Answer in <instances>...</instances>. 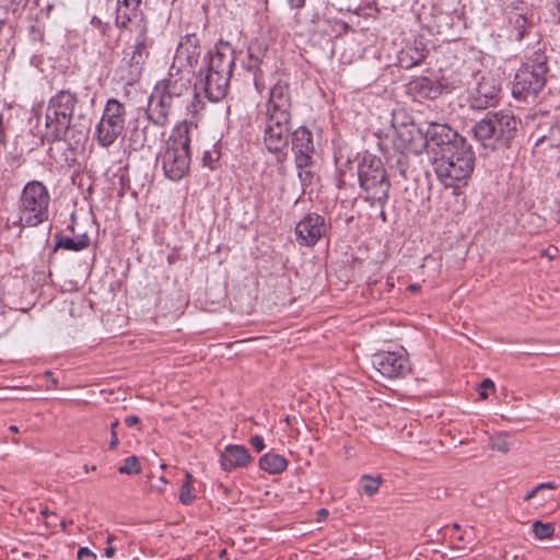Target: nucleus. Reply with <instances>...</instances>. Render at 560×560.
<instances>
[{
	"label": "nucleus",
	"mask_w": 560,
	"mask_h": 560,
	"mask_svg": "<svg viewBox=\"0 0 560 560\" xmlns=\"http://www.w3.org/2000/svg\"><path fill=\"white\" fill-rule=\"evenodd\" d=\"M501 86L497 79L482 77L477 85L469 92V107L475 110H483L499 103Z\"/></svg>",
	"instance_id": "obj_15"
},
{
	"label": "nucleus",
	"mask_w": 560,
	"mask_h": 560,
	"mask_svg": "<svg viewBox=\"0 0 560 560\" xmlns=\"http://www.w3.org/2000/svg\"><path fill=\"white\" fill-rule=\"evenodd\" d=\"M326 231L325 219L314 212L307 213L295 226L296 238L302 246H314Z\"/></svg>",
	"instance_id": "obj_18"
},
{
	"label": "nucleus",
	"mask_w": 560,
	"mask_h": 560,
	"mask_svg": "<svg viewBox=\"0 0 560 560\" xmlns=\"http://www.w3.org/2000/svg\"><path fill=\"white\" fill-rule=\"evenodd\" d=\"M50 195L39 180L28 182L18 201L19 222L22 226L35 228L49 218Z\"/></svg>",
	"instance_id": "obj_5"
},
{
	"label": "nucleus",
	"mask_w": 560,
	"mask_h": 560,
	"mask_svg": "<svg viewBox=\"0 0 560 560\" xmlns=\"http://www.w3.org/2000/svg\"><path fill=\"white\" fill-rule=\"evenodd\" d=\"M489 446L491 450L506 453L510 451L509 436L505 433H500L494 438H491Z\"/></svg>",
	"instance_id": "obj_33"
},
{
	"label": "nucleus",
	"mask_w": 560,
	"mask_h": 560,
	"mask_svg": "<svg viewBox=\"0 0 560 560\" xmlns=\"http://www.w3.org/2000/svg\"><path fill=\"white\" fill-rule=\"evenodd\" d=\"M149 130H150V126H144L143 129H142V138L139 139V136H137L136 139H132L133 142L140 144L141 147L148 144L149 147L151 145V142H153L155 140V136L151 137L150 133H149Z\"/></svg>",
	"instance_id": "obj_37"
},
{
	"label": "nucleus",
	"mask_w": 560,
	"mask_h": 560,
	"mask_svg": "<svg viewBox=\"0 0 560 560\" xmlns=\"http://www.w3.org/2000/svg\"><path fill=\"white\" fill-rule=\"evenodd\" d=\"M268 115L278 116L280 119H284V116L291 117V98L288 83L278 81L271 88L268 101Z\"/></svg>",
	"instance_id": "obj_20"
},
{
	"label": "nucleus",
	"mask_w": 560,
	"mask_h": 560,
	"mask_svg": "<svg viewBox=\"0 0 560 560\" xmlns=\"http://www.w3.org/2000/svg\"><path fill=\"white\" fill-rule=\"evenodd\" d=\"M83 117H84V115L82 113H79L77 116L78 119H82Z\"/></svg>",
	"instance_id": "obj_62"
},
{
	"label": "nucleus",
	"mask_w": 560,
	"mask_h": 560,
	"mask_svg": "<svg viewBox=\"0 0 560 560\" xmlns=\"http://www.w3.org/2000/svg\"><path fill=\"white\" fill-rule=\"evenodd\" d=\"M555 528L550 523H542L540 521H536L533 524V533L539 539L549 538L553 535Z\"/></svg>",
	"instance_id": "obj_34"
},
{
	"label": "nucleus",
	"mask_w": 560,
	"mask_h": 560,
	"mask_svg": "<svg viewBox=\"0 0 560 560\" xmlns=\"http://www.w3.org/2000/svg\"><path fill=\"white\" fill-rule=\"evenodd\" d=\"M91 24L97 28L101 27V25H103V22L101 19L96 18V16H93L92 20H91Z\"/></svg>",
	"instance_id": "obj_49"
},
{
	"label": "nucleus",
	"mask_w": 560,
	"mask_h": 560,
	"mask_svg": "<svg viewBox=\"0 0 560 560\" xmlns=\"http://www.w3.org/2000/svg\"><path fill=\"white\" fill-rule=\"evenodd\" d=\"M292 151L296 168L310 167L313 164L315 154V144L313 133L304 126L299 127L292 132Z\"/></svg>",
	"instance_id": "obj_16"
},
{
	"label": "nucleus",
	"mask_w": 560,
	"mask_h": 560,
	"mask_svg": "<svg viewBox=\"0 0 560 560\" xmlns=\"http://www.w3.org/2000/svg\"><path fill=\"white\" fill-rule=\"evenodd\" d=\"M397 114H398V117L401 115V117H404V120H405V121H408V120H407V117H405V114H402V113H397Z\"/></svg>",
	"instance_id": "obj_61"
},
{
	"label": "nucleus",
	"mask_w": 560,
	"mask_h": 560,
	"mask_svg": "<svg viewBox=\"0 0 560 560\" xmlns=\"http://www.w3.org/2000/svg\"><path fill=\"white\" fill-rule=\"evenodd\" d=\"M434 152V172L445 187L466 186L475 167V154L465 138L448 125L431 122L427 140Z\"/></svg>",
	"instance_id": "obj_1"
},
{
	"label": "nucleus",
	"mask_w": 560,
	"mask_h": 560,
	"mask_svg": "<svg viewBox=\"0 0 560 560\" xmlns=\"http://www.w3.org/2000/svg\"><path fill=\"white\" fill-rule=\"evenodd\" d=\"M544 489V485H537L535 488H533L530 491H528L525 495V500H530L532 498H534L536 495V493Z\"/></svg>",
	"instance_id": "obj_45"
},
{
	"label": "nucleus",
	"mask_w": 560,
	"mask_h": 560,
	"mask_svg": "<svg viewBox=\"0 0 560 560\" xmlns=\"http://www.w3.org/2000/svg\"><path fill=\"white\" fill-rule=\"evenodd\" d=\"M161 95L174 105H184L185 98L188 96L194 97V88L190 85V80L183 77H173L165 81L163 92Z\"/></svg>",
	"instance_id": "obj_21"
},
{
	"label": "nucleus",
	"mask_w": 560,
	"mask_h": 560,
	"mask_svg": "<svg viewBox=\"0 0 560 560\" xmlns=\"http://www.w3.org/2000/svg\"><path fill=\"white\" fill-rule=\"evenodd\" d=\"M115 540V536L114 535H108L106 537V542L108 544V546H110V544Z\"/></svg>",
	"instance_id": "obj_55"
},
{
	"label": "nucleus",
	"mask_w": 560,
	"mask_h": 560,
	"mask_svg": "<svg viewBox=\"0 0 560 560\" xmlns=\"http://www.w3.org/2000/svg\"><path fill=\"white\" fill-rule=\"evenodd\" d=\"M220 153L217 150H206L202 154V165L210 170L217 168Z\"/></svg>",
	"instance_id": "obj_35"
},
{
	"label": "nucleus",
	"mask_w": 560,
	"mask_h": 560,
	"mask_svg": "<svg viewBox=\"0 0 560 560\" xmlns=\"http://www.w3.org/2000/svg\"><path fill=\"white\" fill-rule=\"evenodd\" d=\"M259 467L268 474L276 475L287 469L288 460L282 455L267 453L259 458Z\"/></svg>",
	"instance_id": "obj_28"
},
{
	"label": "nucleus",
	"mask_w": 560,
	"mask_h": 560,
	"mask_svg": "<svg viewBox=\"0 0 560 560\" xmlns=\"http://www.w3.org/2000/svg\"><path fill=\"white\" fill-rule=\"evenodd\" d=\"M373 368L384 377L400 378L411 372L408 355L404 349L398 351H382L372 355Z\"/></svg>",
	"instance_id": "obj_13"
},
{
	"label": "nucleus",
	"mask_w": 560,
	"mask_h": 560,
	"mask_svg": "<svg viewBox=\"0 0 560 560\" xmlns=\"http://www.w3.org/2000/svg\"><path fill=\"white\" fill-rule=\"evenodd\" d=\"M120 474L135 475L141 471V466L137 456L132 455L124 460V464L118 468Z\"/></svg>",
	"instance_id": "obj_31"
},
{
	"label": "nucleus",
	"mask_w": 560,
	"mask_h": 560,
	"mask_svg": "<svg viewBox=\"0 0 560 560\" xmlns=\"http://www.w3.org/2000/svg\"><path fill=\"white\" fill-rule=\"evenodd\" d=\"M231 75L223 73L201 72L194 84V101L186 107L191 112H197L198 106L195 102L200 103L201 94L210 102H219L226 95Z\"/></svg>",
	"instance_id": "obj_10"
},
{
	"label": "nucleus",
	"mask_w": 560,
	"mask_h": 560,
	"mask_svg": "<svg viewBox=\"0 0 560 560\" xmlns=\"http://www.w3.org/2000/svg\"><path fill=\"white\" fill-rule=\"evenodd\" d=\"M71 523H72V521L62 520V521L60 522L61 529H62L63 532H66V530H67L68 525H69V524H71Z\"/></svg>",
	"instance_id": "obj_52"
},
{
	"label": "nucleus",
	"mask_w": 560,
	"mask_h": 560,
	"mask_svg": "<svg viewBox=\"0 0 560 560\" xmlns=\"http://www.w3.org/2000/svg\"><path fill=\"white\" fill-rule=\"evenodd\" d=\"M191 490V485H182L179 489V501L183 504L189 505L194 502L195 495L192 494Z\"/></svg>",
	"instance_id": "obj_36"
},
{
	"label": "nucleus",
	"mask_w": 560,
	"mask_h": 560,
	"mask_svg": "<svg viewBox=\"0 0 560 560\" xmlns=\"http://www.w3.org/2000/svg\"><path fill=\"white\" fill-rule=\"evenodd\" d=\"M472 131L485 147H508L517 131V120L510 110L489 113L474 126Z\"/></svg>",
	"instance_id": "obj_6"
},
{
	"label": "nucleus",
	"mask_w": 560,
	"mask_h": 560,
	"mask_svg": "<svg viewBox=\"0 0 560 560\" xmlns=\"http://www.w3.org/2000/svg\"><path fill=\"white\" fill-rule=\"evenodd\" d=\"M548 68L546 57L536 54V58L524 63L514 77L512 94L520 101H526L529 96H536L546 84Z\"/></svg>",
	"instance_id": "obj_7"
},
{
	"label": "nucleus",
	"mask_w": 560,
	"mask_h": 560,
	"mask_svg": "<svg viewBox=\"0 0 560 560\" xmlns=\"http://www.w3.org/2000/svg\"><path fill=\"white\" fill-rule=\"evenodd\" d=\"M423 59V55H419L415 60H412L410 63H407L406 67H411L415 65H419L421 60Z\"/></svg>",
	"instance_id": "obj_50"
},
{
	"label": "nucleus",
	"mask_w": 560,
	"mask_h": 560,
	"mask_svg": "<svg viewBox=\"0 0 560 560\" xmlns=\"http://www.w3.org/2000/svg\"><path fill=\"white\" fill-rule=\"evenodd\" d=\"M410 289H411V290H417V285H416V284H411V285H410Z\"/></svg>",
	"instance_id": "obj_63"
},
{
	"label": "nucleus",
	"mask_w": 560,
	"mask_h": 560,
	"mask_svg": "<svg viewBox=\"0 0 560 560\" xmlns=\"http://www.w3.org/2000/svg\"><path fill=\"white\" fill-rule=\"evenodd\" d=\"M9 430H10L11 432H13V433L19 432V428H18L16 425H10V427H9Z\"/></svg>",
	"instance_id": "obj_57"
},
{
	"label": "nucleus",
	"mask_w": 560,
	"mask_h": 560,
	"mask_svg": "<svg viewBox=\"0 0 560 560\" xmlns=\"http://www.w3.org/2000/svg\"><path fill=\"white\" fill-rule=\"evenodd\" d=\"M201 54L200 39L194 33L185 35L177 45L172 68L178 65V71H194Z\"/></svg>",
	"instance_id": "obj_17"
},
{
	"label": "nucleus",
	"mask_w": 560,
	"mask_h": 560,
	"mask_svg": "<svg viewBox=\"0 0 560 560\" xmlns=\"http://www.w3.org/2000/svg\"><path fill=\"white\" fill-rule=\"evenodd\" d=\"M390 168L394 172H398L399 176L402 177L404 179L409 178L410 174H409L408 158H407L406 152L398 153V155L396 158V162H395V164H393L390 166Z\"/></svg>",
	"instance_id": "obj_29"
},
{
	"label": "nucleus",
	"mask_w": 560,
	"mask_h": 560,
	"mask_svg": "<svg viewBox=\"0 0 560 560\" xmlns=\"http://www.w3.org/2000/svg\"><path fill=\"white\" fill-rule=\"evenodd\" d=\"M84 469L86 472H89L90 470H95L96 467L95 466H92V467H88L86 465L84 466Z\"/></svg>",
	"instance_id": "obj_59"
},
{
	"label": "nucleus",
	"mask_w": 560,
	"mask_h": 560,
	"mask_svg": "<svg viewBox=\"0 0 560 560\" xmlns=\"http://www.w3.org/2000/svg\"><path fill=\"white\" fill-rule=\"evenodd\" d=\"M494 383L490 378H485L479 386V396L481 399H486L488 397L487 389L493 388Z\"/></svg>",
	"instance_id": "obj_40"
},
{
	"label": "nucleus",
	"mask_w": 560,
	"mask_h": 560,
	"mask_svg": "<svg viewBox=\"0 0 560 560\" xmlns=\"http://www.w3.org/2000/svg\"><path fill=\"white\" fill-rule=\"evenodd\" d=\"M510 22L513 24L514 30L516 31V39L521 40L526 33L527 19L521 13H515L510 18Z\"/></svg>",
	"instance_id": "obj_32"
},
{
	"label": "nucleus",
	"mask_w": 560,
	"mask_h": 560,
	"mask_svg": "<svg viewBox=\"0 0 560 560\" xmlns=\"http://www.w3.org/2000/svg\"><path fill=\"white\" fill-rule=\"evenodd\" d=\"M362 481V490L369 494L373 495L378 491L380 485L382 483L383 479L381 476L371 477L369 475H363L361 478Z\"/></svg>",
	"instance_id": "obj_30"
},
{
	"label": "nucleus",
	"mask_w": 560,
	"mask_h": 560,
	"mask_svg": "<svg viewBox=\"0 0 560 560\" xmlns=\"http://www.w3.org/2000/svg\"><path fill=\"white\" fill-rule=\"evenodd\" d=\"M468 534H469V533H468L467 530H464V533H463V534H460V535L457 537V539H458L459 541H465V540H466V537L468 536Z\"/></svg>",
	"instance_id": "obj_53"
},
{
	"label": "nucleus",
	"mask_w": 560,
	"mask_h": 560,
	"mask_svg": "<svg viewBox=\"0 0 560 560\" xmlns=\"http://www.w3.org/2000/svg\"><path fill=\"white\" fill-rule=\"evenodd\" d=\"M420 18L430 32L441 35L453 36L463 26V19L459 12L456 10L447 11L439 5H432L430 11L428 13L424 12Z\"/></svg>",
	"instance_id": "obj_14"
},
{
	"label": "nucleus",
	"mask_w": 560,
	"mask_h": 560,
	"mask_svg": "<svg viewBox=\"0 0 560 560\" xmlns=\"http://www.w3.org/2000/svg\"><path fill=\"white\" fill-rule=\"evenodd\" d=\"M120 30L135 33L133 43L125 50L122 59L128 65L130 80H135L140 75L153 46V39L148 35L149 23L130 25Z\"/></svg>",
	"instance_id": "obj_9"
},
{
	"label": "nucleus",
	"mask_w": 560,
	"mask_h": 560,
	"mask_svg": "<svg viewBox=\"0 0 560 560\" xmlns=\"http://www.w3.org/2000/svg\"><path fill=\"white\" fill-rule=\"evenodd\" d=\"M139 421H140L139 417L135 416V415L127 416L125 419V423L128 427H133V425L138 424Z\"/></svg>",
	"instance_id": "obj_43"
},
{
	"label": "nucleus",
	"mask_w": 560,
	"mask_h": 560,
	"mask_svg": "<svg viewBox=\"0 0 560 560\" xmlns=\"http://www.w3.org/2000/svg\"><path fill=\"white\" fill-rule=\"evenodd\" d=\"M40 514H42L43 516H48V515H50V514H52V513H51L47 508H45V509H43V510L40 511Z\"/></svg>",
	"instance_id": "obj_54"
},
{
	"label": "nucleus",
	"mask_w": 560,
	"mask_h": 560,
	"mask_svg": "<svg viewBox=\"0 0 560 560\" xmlns=\"http://www.w3.org/2000/svg\"><path fill=\"white\" fill-rule=\"evenodd\" d=\"M196 131L197 125L187 120H183L173 127L164 150L158 155V161H160L163 173L168 179L177 182L189 173L191 163L190 142Z\"/></svg>",
	"instance_id": "obj_3"
},
{
	"label": "nucleus",
	"mask_w": 560,
	"mask_h": 560,
	"mask_svg": "<svg viewBox=\"0 0 560 560\" xmlns=\"http://www.w3.org/2000/svg\"><path fill=\"white\" fill-rule=\"evenodd\" d=\"M191 482H192V475L190 472H186L185 482L183 485H191Z\"/></svg>",
	"instance_id": "obj_51"
},
{
	"label": "nucleus",
	"mask_w": 560,
	"mask_h": 560,
	"mask_svg": "<svg viewBox=\"0 0 560 560\" xmlns=\"http://www.w3.org/2000/svg\"><path fill=\"white\" fill-rule=\"evenodd\" d=\"M291 9H301L305 5V0H287Z\"/></svg>",
	"instance_id": "obj_44"
},
{
	"label": "nucleus",
	"mask_w": 560,
	"mask_h": 560,
	"mask_svg": "<svg viewBox=\"0 0 560 560\" xmlns=\"http://www.w3.org/2000/svg\"><path fill=\"white\" fill-rule=\"evenodd\" d=\"M380 217L382 218L383 221H386V215H385L384 207L381 208Z\"/></svg>",
	"instance_id": "obj_56"
},
{
	"label": "nucleus",
	"mask_w": 560,
	"mask_h": 560,
	"mask_svg": "<svg viewBox=\"0 0 560 560\" xmlns=\"http://www.w3.org/2000/svg\"><path fill=\"white\" fill-rule=\"evenodd\" d=\"M126 120V105L117 98H108L95 127L97 144L102 148L110 147L122 135Z\"/></svg>",
	"instance_id": "obj_8"
},
{
	"label": "nucleus",
	"mask_w": 560,
	"mask_h": 560,
	"mask_svg": "<svg viewBox=\"0 0 560 560\" xmlns=\"http://www.w3.org/2000/svg\"><path fill=\"white\" fill-rule=\"evenodd\" d=\"M363 199L371 206L385 207L389 198L390 182L382 160L366 154L358 166Z\"/></svg>",
	"instance_id": "obj_4"
},
{
	"label": "nucleus",
	"mask_w": 560,
	"mask_h": 560,
	"mask_svg": "<svg viewBox=\"0 0 560 560\" xmlns=\"http://www.w3.org/2000/svg\"><path fill=\"white\" fill-rule=\"evenodd\" d=\"M328 510L327 509H320L317 511V521H323L328 516Z\"/></svg>",
	"instance_id": "obj_46"
},
{
	"label": "nucleus",
	"mask_w": 560,
	"mask_h": 560,
	"mask_svg": "<svg viewBox=\"0 0 560 560\" xmlns=\"http://www.w3.org/2000/svg\"><path fill=\"white\" fill-rule=\"evenodd\" d=\"M115 551H116V549H115L113 546H107V547L104 549V555H105V557H107V558H112V557L115 555Z\"/></svg>",
	"instance_id": "obj_47"
},
{
	"label": "nucleus",
	"mask_w": 560,
	"mask_h": 560,
	"mask_svg": "<svg viewBox=\"0 0 560 560\" xmlns=\"http://www.w3.org/2000/svg\"><path fill=\"white\" fill-rule=\"evenodd\" d=\"M173 106L175 105L165 100L161 94H152L147 108L149 122L159 128L165 127L168 124V116Z\"/></svg>",
	"instance_id": "obj_23"
},
{
	"label": "nucleus",
	"mask_w": 560,
	"mask_h": 560,
	"mask_svg": "<svg viewBox=\"0 0 560 560\" xmlns=\"http://www.w3.org/2000/svg\"><path fill=\"white\" fill-rule=\"evenodd\" d=\"M233 65V50L229 44H225L222 48H218L214 52L210 54L206 71L232 75Z\"/></svg>",
	"instance_id": "obj_25"
},
{
	"label": "nucleus",
	"mask_w": 560,
	"mask_h": 560,
	"mask_svg": "<svg viewBox=\"0 0 560 560\" xmlns=\"http://www.w3.org/2000/svg\"><path fill=\"white\" fill-rule=\"evenodd\" d=\"M299 170V178L301 180V184L303 186H306L308 184H311L312 182V177H313V173L308 170V167H305V168H298Z\"/></svg>",
	"instance_id": "obj_39"
},
{
	"label": "nucleus",
	"mask_w": 560,
	"mask_h": 560,
	"mask_svg": "<svg viewBox=\"0 0 560 560\" xmlns=\"http://www.w3.org/2000/svg\"><path fill=\"white\" fill-rule=\"evenodd\" d=\"M408 93L416 100H435L443 92V85L428 77H416L407 85Z\"/></svg>",
	"instance_id": "obj_22"
},
{
	"label": "nucleus",
	"mask_w": 560,
	"mask_h": 560,
	"mask_svg": "<svg viewBox=\"0 0 560 560\" xmlns=\"http://www.w3.org/2000/svg\"><path fill=\"white\" fill-rule=\"evenodd\" d=\"M79 97L70 90H60L52 95L45 110L46 138L48 142L63 141L70 150L83 148L88 132L73 122Z\"/></svg>",
	"instance_id": "obj_2"
},
{
	"label": "nucleus",
	"mask_w": 560,
	"mask_h": 560,
	"mask_svg": "<svg viewBox=\"0 0 560 560\" xmlns=\"http://www.w3.org/2000/svg\"><path fill=\"white\" fill-rule=\"evenodd\" d=\"M56 245L54 250H58L59 248L80 252L90 246V238L86 233L79 235L77 238H72L69 236H63L61 234H56Z\"/></svg>",
	"instance_id": "obj_27"
},
{
	"label": "nucleus",
	"mask_w": 560,
	"mask_h": 560,
	"mask_svg": "<svg viewBox=\"0 0 560 560\" xmlns=\"http://www.w3.org/2000/svg\"><path fill=\"white\" fill-rule=\"evenodd\" d=\"M394 145L398 152H419L424 147L432 148L427 140V131L422 132L412 121H398V114H393Z\"/></svg>",
	"instance_id": "obj_11"
},
{
	"label": "nucleus",
	"mask_w": 560,
	"mask_h": 560,
	"mask_svg": "<svg viewBox=\"0 0 560 560\" xmlns=\"http://www.w3.org/2000/svg\"><path fill=\"white\" fill-rule=\"evenodd\" d=\"M252 462L248 450L243 445L230 444L225 446L220 456V464L223 470L231 471L245 467Z\"/></svg>",
	"instance_id": "obj_24"
},
{
	"label": "nucleus",
	"mask_w": 560,
	"mask_h": 560,
	"mask_svg": "<svg viewBox=\"0 0 560 560\" xmlns=\"http://www.w3.org/2000/svg\"><path fill=\"white\" fill-rule=\"evenodd\" d=\"M542 485H544V489L545 488H548V489H553L555 488L553 483H551V482H547V483H542Z\"/></svg>",
	"instance_id": "obj_58"
},
{
	"label": "nucleus",
	"mask_w": 560,
	"mask_h": 560,
	"mask_svg": "<svg viewBox=\"0 0 560 560\" xmlns=\"http://www.w3.org/2000/svg\"><path fill=\"white\" fill-rule=\"evenodd\" d=\"M291 117L284 116V119L278 116L268 115L264 132V143L266 149L276 154L277 163L283 164L288 159L289 125Z\"/></svg>",
	"instance_id": "obj_12"
},
{
	"label": "nucleus",
	"mask_w": 560,
	"mask_h": 560,
	"mask_svg": "<svg viewBox=\"0 0 560 560\" xmlns=\"http://www.w3.org/2000/svg\"><path fill=\"white\" fill-rule=\"evenodd\" d=\"M103 35H107L110 31V25L108 23H103L101 27L98 28Z\"/></svg>",
	"instance_id": "obj_48"
},
{
	"label": "nucleus",
	"mask_w": 560,
	"mask_h": 560,
	"mask_svg": "<svg viewBox=\"0 0 560 560\" xmlns=\"http://www.w3.org/2000/svg\"><path fill=\"white\" fill-rule=\"evenodd\" d=\"M119 425V420H115L110 423V435L112 439L109 441V448L114 450L119 444L118 434L116 432L117 427Z\"/></svg>",
	"instance_id": "obj_38"
},
{
	"label": "nucleus",
	"mask_w": 560,
	"mask_h": 560,
	"mask_svg": "<svg viewBox=\"0 0 560 560\" xmlns=\"http://www.w3.org/2000/svg\"><path fill=\"white\" fill-rule=\"evenodd\" d=\"M266 48L259 43H250L247 48L246 58L242 60L243 67L254 73V81L256 88H258L260 65L265 56Z\"/></svg>",
	"instance_id": "obj_26"
},
{
	"label": "nucleus",
	"mask_w": 560,
	"mask_h": 560,
	"mask_svg": "<svg viewBox=\"0 0 560 560\" xmlns=\"http://www.w3.org/2000/svg\"><path fill=\"white\" fill-rule=\"evenodd\" d=\"M452 528L455 529V530H458L459 529V525L455 523V524L452 525Z\"/></svg>",
	"instance_id": "obj_60"
},
{
	"label": "nucleus",
	"mask_w": 560,
	"mask_h": 560,
	"mask_svg": "<svg viewBox=\"0 0 560 560\" xmlns=\"http://www.w3.org/2000/svg\"><path fill=\"white\" fill-rule=\"evenodd\" d=\"M249 443L257 452H261L265 448V442L260 435L252 436Z\"/></svg>",
	"instance_id": "obj_41"
},
{
	"label": "nucleus",
	"mask_w": 560,
	"mask_h": 560,
	"mask_svg": "<svg viewBox=\"0 0 560 560\" xmlns=\"http://www.w3.org/2000/svg\"><path fill=\"white\" fill-rule=\"evenodd\" d=\"M78 559L79 560H83L84 557H92L94 558V553L88 548V547H82L78 550Z\"/></svg>",
	"instance_id": "obj_42"
},
{
	"label": "nucleus",
	"mask_w": 560,
	"mask_h": 560,
	"mask_svg": "<svg viewBox=\"0 0 560 560\" xmlns=\"http://www.w3.org/2000/svg\"><path fill=\"white\" fill-rule=\"evenodd\" d=\"M147 0H117L115 11V25L118 28H126L130 25L148 23L141 5Z\"/></svg>",
	"instance_id": "obj_19"
}]
</instances>
